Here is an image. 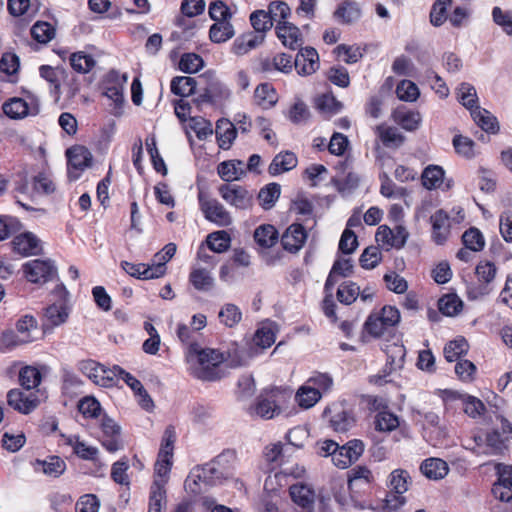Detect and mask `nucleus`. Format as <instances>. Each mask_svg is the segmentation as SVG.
I'll use <instances>...</instances> for the list:
<instances>
[{"mask_svg": "<svg viewBox=\"0 0 512 512\" xmlns=\"http://www.w3.org/2000/svg\"><path fill=\"white\" fill-rule=\"evenodd\" d=\"M185 359L190 374L195 378L203 381L221 378L219 367L225 361V355L219 350L190 343L185 352Z\"/></svg>", "mask_w": 512, "mask_h": 512, "instance_id": "nucleus-1", "label": "nucleus"}, {"mask_svg": "<svg viewBox=\"0 0 512 512\" xmlns=\"http://www.w3.org/2000/svg\"><path fill=\"white\" fill-rule=\"evenodd\" d=\"M506 418H501L500 427L494 428L485 433V435L475 436L474 441L478 453L487 456H504L510 448L511 436L510 432H504V422Z\"/></svg>", "mask_w": 512, "mask_h": 512, "instance_id": "nucleus-2", "label": "nucleus"}, {"mask_svg": "<svg viewBox=\"0 0 512 512\" xmlns=\"http://www.w3.org/2000/svg\"><path fill=\"white\" fill-rule=\"evenodd\" d=\"M436 394L442 399L444 410L447 413L455 409L457 404H461L464 413L474 419L481 417L485 413V405L477 397L450 389L438 390Z\"/></svg>", "mask_w": 512, "mask_h": 512, "instance_id": "nucleus-3", "label": "nucleus"}, {"mask_svg": "<svg viewBox=\"0 0 512 512\" xmlns=\"http://www.w3.org/2000/svg\"><path fill=\"white\" fill-rule=\"evenodd\" d=\"M175 441V428L173 426H168L163 433L157 461L154 465V481L162 480L164 488L168 481L173 464V451Z\"/></svg>", "mask_w": 512, "mask_h": 512, "instance_id": "nucleus-4", "label": "nucleus"}, {"mask_svg": "<svg viewBox=\"0 0 512 512\" xmlns=\"http://www.w3.org/2000/svg\"><path fill=\"white\" fill-rule=\"evenodd\" d=\"M286 400V392L279 388L264 391L250 407V414L263 419H272L281 413V407Z\"/></svg>", "mask_w": 512, "mask_h": 512, "instance_id": "nucleus-5", "label": "nucleus"}, {"mask_svg": "<svg viewBox=\"0 0 512 512\" xmlns=\"http://www.w3.org/2000/svg\"><path fill=\"white\" fill-rule=\"evenodd\" d=\"M399 321L400 313L398 309L392 306H384L379 312L369 315L364 323V329L371 336L380 337Z\"/></svg>", "mask_w": 512, "mask_h": 512, "instance_id": "nucleus-6", "label": "nucleus"}, {"mask_svg": "<svg viewBox=\"0 0 512 512\" xmlns=\"http://www.w3.org/2000/svg\"><path fill=\"white\" fill-rule=\"evenodd\" d=\"M54 301L46 308L45 319L51 326H59L68 319L70 308L68 306V291L63 284H59L52 292Z\"/></svg>", "mask_w": 512, "mask_h": 512, "instance_id": "nucleus-7", "label": "nucleus"}, {"mask_svg": "<svg viewBox=\"0 0 512 512\" xmlns=\"http://www.w3.org/2000/svg\"><path fill=\"white\" fill-rule=\"evenodd\" d=\"M200 210L204 217L220 227L232 224V217L227 209L216 199L211 198L207 193L200 191L198 194Z\"/></svg>", "mask_w": 512, "mask_h": 512, "instance_id": "nucleus-8", "label": "nucleus"}, {"mask_svg": "<svg viewBox=\"0 0 512 512\" xmlns=\"http://www.w3.org/2000/svg\"><path fill=\"white\" fill-rule=\"evenodd\" d=\"M221 198L230 206L247 210L253 205V193L237 184H223L218 188Z\"/></svg>", "mask_w": 512, "mask_h": 512, "instance_id": "nucleus-9", "label": "nucleus"}, {"mask_svg": "<svg viewBox=\"0 0 512 512\" xmlns=\"http://www.w3.org/2000/svg\"><path fill=\"white\" fill-rule=\"evenodd\" d=\"M99 427L101 429V436L99 439L102 446L107 451L114 453L123 448L121 427L114 419L103 414L99 419Z\"/></svg>", "mask_w": 512, "mask_h": 512, "instance_id": "nucleus-10", "label": "nucleus"}, {"mask_svg": "<svg viewBox=\"0 0 512 512\" xmlns=\"http://www.w3.org/2000/svg\"><path fill=\"white\" fill-rule=\"evenodd\" d=\"M23 272L32 283H45L56 274V267L51 260L34 259L23 265Z\"/></svg>", "mask_w": 512, "mask_h": 512, "instance_id": "nucleus-11", "label": "nucleus"}, {"mask_svg": "<svg viewBox=\"0 0 512 512\" xmlns=\"http://www.w3.org/2000/svg\"><path fill=\"white\" fill-rule=\"evenodd\" d=\"M363 451L364 444L357 439L351 440L342 446L338 444L336 451L333 453L332 462L336 467L345 469L357 461Z\"/></svg>", "mask_w": 512, "mask_h": 512, "instance_id": "nucleus-12", "label": "nucleus"}, {"mask_svg": "<svg viewBox=\"0 0 512 512\" xmlns=\"http://www.w3.org/2000/svg\"><path fill=\"white\" fill-rule=\"evenodd\" d=\"M292 502L300 509L298 512H315L316 492L306 483H296L289 487Z\"/></svg>", "mask_w": 512, "mask_h": 512, "instance_id": "nucleus-13", "label": "nucleus"}, {"mask_svg": "<svg viewBox=\"0 0 512 512\" xmlns=\"http://www.w3.org/2000/svg\"><path fill=\"white\" fill-rule=\"evenodd\" d=\"M66 155L68 158L70 179H78L81 172L92 163V154L84 146H73L67 150Z\"/></svg>", "mask_w": 512, "mask_h": 512, "instance_id": "nucleus-14", "label": "nucleus"}, {"mask_svg": "<svg viewBox=\"0 0 512 512\" xmlns=\"http://www.w3.org/2000/svg\"><path fill=\"white\" fill-rule=\"evenodd\" d=\"M7 403L14 410L22 414H29L36 409L39 400L34 393H25L20 389L14 388L7 393Z\"/></svg>", "mask_w": 512, "mask_h": 512, "instance_id": "nucleus-15", "label": "nucleus"}, {"mask_svg": "<svg viewBox=\"0 0 512 512\" xmlns=\"http://www.w3.org/2000/svg\"><path fill=\"white\" fill-rule=\"evenodd\" d=\"M80 370L86 374L95 384L104 387L112 385V368H106L105 366L93 360H87L81 363Z\"/></svg>", "mask_w": 512, "mask_h": 512, "instance_id": "nucleus-16", "label": "nucleus"}, {"mask_svg": "<svg viewBox=\"0 0 512 512\" xmlns=\"http://www.w3.org/2000/svg\"><path fill=\"white\" fill-rule=\"evenodd\" d=\"M307 240L305 228L298 223L291 224L283 233L281 244L284 250L290 253L298 252Z\"/></svg>", "mask_w": 512, "mask_h": 512, "instance_id": "nucleus-17", "label": "nucleus"}, {"mask_svg": "<svg viewBox=\"0 0 512 512\" xmlns=\"http://www.w3.org/2000/svg\"><path fill=\"white\" fill-rule=\"evenodd\" d=\"M297 73L300 75H310L319 67V56L312 47H306L296 55L294 61Z\"/></svg>", "mask_w": 512, "mask_h": 512, "instance_id": "nucleus-18", "label": "nucleus"}, {"mask_svg": "<svg viewBox=\"0 0 512 512\" xmlns=\"http://www.w3.org/2000/svg\"><path fill=\"white\" fill-rule=\"evenodd\" d=\"M14 250L23 256L38 255L42 251L40 239L32 232H24L14 237Z\"/></svg>", "mask_w": 512, "mask_h": 512, "instance_id": "nucleus-19", "label": "nucleus"}, {"mask_svg": "<svg viewBox=\"0 0 512 512\" xmlns=\"http://www.w3.org/2000/svg\"><path fill=\"white\" fill-rule=\"evenodd\" d=\"M430 220L433 240L439 245L445 243L450 235L449 216L443 210H438L431 216Z\"/></svg>", "mask_w": 512, "mask_h": 512, "instance_id": "nucleus-20", "label": "nucleus"}, {"mask_svg": "<svg viewBox=\"0 0 512 512\" xmlns=\"http://www.w3.org/2000/svg\"><path fill=\"white\" fill-rule=\"evenodd\" d=\"M265 35L248 32L238 36L231 47L232 53L243 56L264 42Z\"/></svg>", "mask_w": 512, "mask_h": 512, "instance_id": "nucleus-21", "label": "nucleus"}, {"mask_svg": "<svg viewBox=\"0 0 512 512\" xmlns=\"http://www.w3.org/2000/svg\"><path fill=\"white\" fill-rule=\"evenodd\" d=\"M222 456L216 457L214 460L200 466L204 479V485L212 486L220 483L222 479L228 477L229 473L225 471L221 465Z\"/></svg>", "mask_w": 512, "mask_h": 512, "instance_id": "nucleus-22", "label": "nucleus"}, {"mask_svg": "<svg viewBox=\"0 0 512 512\" xmlns=\"http://www.w3.org/2000/svg\"><path fill=\"white\" fill-rule=\"evenodd\" d=\"M215 133L219 148L228 150L237 136V128L230 120L222 118L216 123Z\"/></svg>", "mask_w": 512, "mask_h": 512, "instance_id": "nucleus-23", "label": "nucleus"}, {"mask_svg": "<svg viewBox=\"0 0 512 512\" xmlns=\"http://www.w3.org/2000/svg\"><path fill=\"white\" fill-rule=\"evenodd\" d=\"M127 74L122 75V83H115L110 86H106L104 89V95L112 101V107L110 113L114 116H120L123 112L124 104V84L127 82Z\"/></svg>", "mask_w": 512, "mask_h": 512, "instance_id": "nucleus-24", "label": "nucleus"}, {"mask_svg": "<svg viewBox=\"0 0 512 512\" xmlns=\"http://www.w3.org/2000/svg\"><path fill=\"white\" fill-rule=\"evenodd\" d=\"M297 163L298 159L293 152H280L273 158L268 167V172L272 176H277L294 169Z\"/></svg>", "mask_w": 512, "mask_h": 512, "instance_id": "nucleus-25", "label": "nucleus"}, {"mask_svg": "<svg viewBox=\"0 0 512 512\" xmlns=\"http://www.w3.org/2000/svg\"><path fill=\"white\" fill-rule=\"evenodd\" d=\"M392 116L395 123L407 131H414L418 129L422 121V117L419 112L409 110L405 107H398L395 109Z\"/></svg>", "mask_w": 512, "mask_h": 512, "instance_id": "nucleus-26", "label": "nucleus"}, {"mask_svg": "<svg viewBox=\"0 0 512 512\" xmlns=\"http://www.w3.org/2000/svg\"><path fill=\"white\" fill-rule=\"evenodd\" d=\"M420 470L428 479L440 480L448 474L449 466L440 458H428L421 463Z\"/></svg>", "mask_w": 512, "mask_h": 512, "instance_id": "nucleus-27", "label": "nucleus"}, {"mask_svg": "<svg viewBox=\"0 0 512 512\" xmlns=\"http://www.w3.org/2000/svg\"><path fill=\"white\" fill-rule=\"evenodd\" d=\"M121 267L132 277L142 280L156 279L161 277V267L153 271L151 264L138 263L134 264L128 261H122Z\"/></svg>", "mask_w": 512, "mask_h": 512, "instance_id": "nucleus-28", "label": "nucleus"}, {"mask_svg": "<svg viewBox=\"0 0 512 512\" xmlns=\"http://www.w3.org/2000/svg\"><path fill=\"white\" fill-rule=\"evenodd\" d=\"M277 36L283 45L295 50L301 45V34L299 29L288 22H283L277 26Z\"/></svg>", "mask_w": 512, "mask_h": 512, "instance_id": "nucleus-29", "label": "nucleus"}, {"mask_svg": "<svg viewBox=\"0 0 512 512\" xmlns=\"http://www.w3.org/2000/svg\"><path fill=\"white\" fill-rule=\"evenodd\" d=\"M353 264L350 258L337 259L326 279L324 290L330 291L336 284V276L347 277L352 273Z\"/></svg>", "mask_w": 512, "mask_h": 512, "instance_id": "nucleus-30", "label": "nucleus"}, {"mask_svg": "<svg viewBox=\"0 0 512 512\" xmlns=\"http://www.w3.org/2000/svg\"><path fill=\"white\" fill-rule=\"evenodd\" d=\"M244 163L241 160H229L221 162L217 167L220 178L226 182L239 180L245 173Z\"/></svg>", "mask_w": 512, "mask_h": 512, "instance_id": "nucleus-31", "label": "nucleus"}, {"mask_svg": "<svg viewBox=\"0 0 512 512\" xmlns=\"http://www.w3.org/2000/svg\"><path fill=\"white\" fill-rule=\"evenodd\" d=\"M35 469L50 477H59L66 470V463L58 456H50L45 460H37Z\"/></svg>", "mask_w": 512, "mask_h": 512, "instance_id": "nucleus-32", "label": "nucleus"}, {"mask_svg": "<svg viewBox=\"0 0 512 512\" xmlns=\"http://www.w3.org/2000/svg\"><path fill=\"white\" fill-rule=\"evenodd\" d=\"M254 99L257 105L264 109L273 107L278 100L274 87L269 83H262L256 87Z\"/></svg>", "mask_w": 512, "mask_h": 512, "instance_id": "nucleus-33", "label": "nucleus"}, {"mask_svg": "<svg viewBox=\"0 0 512 512\" xmlns=\"http://www.w3.org/2000/svg\"><path fill=\"white\" fill-rule=\"evenodd\" d=\"M471 116L482 130L493 134L498 132V121L489 111L476 107V109L472 110Z\"/></svg>", "mask_w": 512, "mask_h": 512, "instance_id": "nucleus-34", "label": "nucleus"}, {"mask_svg": "<svg viewBox=\"0 0 512 512\" xmlns=\"http://www.w3.org/2000/svg\"><path fill=\"white\" fill-rule=\"evenodd\" d=\"M235 30L230 21L215 22L209 30V38L213 43H224L233 38Z\"/></svg>", "mask_w": 512, "mask_h": 512, "instance_id": "nucleus-35", "label": "nucleus"}, {"mask_svg": "<svg viewBox=\"0 0 512 512\" xmlns=\"http://www.w3.org/2000/svg\"><path fill=\"white\" fill-rule=\"evenodd\" d=\"M2 109L11 119H22L31 114L28 103L22 98H11L3 104Z\"/></svg>", "mask_w": 512, "mask_h": 512, "instance_id": "nucleus-36", "label": "nucleus"}, {"mask_svg": "<svg viewBox=\"0 0 512 512\" xmlns=\"http://www.w3.org/2000/svg\"><path fill=\"white\" fill-rule=\"evenodd\" d=\"M444 174L442 167L429 165L424 169L421 176L423 186L428 190L439 188L443 183Z\"/></svg>", "mask_w": 512, "mask_h": 512, "instance_id": "nucleus-37", "label": "nucleus"}, {"mask_svg": "<svg viewBox=\"0 0 512 512\" xmlns=\"http://www.w3.org/2000/svg\"><path fill=\"white\" fill-rule=\"evenodd\" d=\"M166 505V490L163 481H153L150 488L148 512H161Z\"/></svg>", "mask_w": 512, "mask_h": 512, "instance_id": "nucleus-38", "label": "nucleus"}, {"mask_svg": "<svg viewBox=\"0 0 512 512\" xmlns=\"http://www.w3.org/2000/svg\"><path fill=\"white\" fill-rule=\"evenodd\" d=\"M275 327L272 322L263 323L255 332L253 342L256 346L266 349L275 342Z\"/></svg>", "mask_w": 512, "mask_h": 512, "instance_id": "nucleus-39", "label": "nucleus"}, {"mask_svg": "<svg viewBox=\"0 0 512 512\" xmlns=\"http://www.w3.org/2000/svg\"><path fill=\"white\" fill-rule=\"evenodd\" d=\"M321 394L315 391L308 384L300 386L295 394V401L303 409L313 407L321 399Z\"/></svg>", "mask_w": 512, "mask_h": 512, "instance_id": "nucleus-40", "label": "nucleus"}, {"mask_svg": "<svg viewBox=\"0 0 512 512\" xmlns=\"http://www.w3.org/2000/svg\"><path fill=\"white\" fill-rule=\"evenodd\" d=\"M218 318L224 326L232 328L242 320V312L235 304L226 303L221 307Z\"/></svg>", "mask_w": 512, "mask_h": 512, "instance_id": "nucleus-41", "label": "nucleus"}, {"mask_svg": "<svg viewBox=\"0 0 512 512\" xmlns=\"http://www.w3.org/2000/svg\"><path fill=\"white\" fill-rule=\"evenodd\" d=\"M256 243L264 248H270L278 240V231L273 225H261L254 232Z\"/></svg>", "mask_w": 512, "mask_h": 512, "instance_id": "nucleus-42", "label": "nucleus"}, {"mask_svg": "<svg viewBox=\"0 0 512 512\" xmlns=\"http://www.w3.org/2000/svg\"><path fill=\"white\" fill-rule=\"evenodd\" d=\"M375 429L379 432H391L400 425L397 415L387 411H379L374 418Z\"/></svg>", "mask_w": 512, "mask_h": 512, "instance_id": "nucleus-43", "label": "nucleus"}, {"mask_svg": "<svg viewBox=\"0 0 512 512\" xmlns=\"http://www.w3.org/2000/svg\"><path fill=\"white\" fill-rule=\"evenodd\" d=\"M41 373L33 366H24L19 370V383L26 390H32L41 383Z\"/></svg>", "mask_w": 512, "mask_h": 512, "instance_id": "nucleus-44", "label": "nucleus"}, {"mask_svg": "<svg viewBox=\"0 0 512 512\" xmlns=\"http://www.w3.org/2000/svg\"><path fill=\"white\" fill-rule=\"evenodd\" d=\"M469 350L468 342L465 338L459 337L450 341L444 347V357L448 362L457 361L462 355Z\"/></svg>", "mask_w": 512, "mask_h": 512, "instance_id": "nucleus-45", "label": "nucleus"}, {"mask_svg": "<svg viewBox=\"0 0 512 512\" xmlns=\"http://www.w3.org/2000/svg\"><path fill=\"white\" fill-rule=\"evenodd\" d=\"M196 80L188 76H176L171 81V91L175 95L188 97L195 92Z\"/></svg>", "mask_w": 512, "mask_h": 512, "instance_id": "nucleus-46", "label": "nucleus"}, {"mask_svg": "<svg viewBox=\"0 0 512 512\" xmlns=\"http://www.w3.org/2000/svg\"><path fill=\"white\" fill-rule=\"evenodd\" d=\"M376 133L382 143L387 147L400 146L404 141V137L398 132L396 128L389 127L384 124L378 125L376 127Z\"/></svg>", "mask_w": 512, "mask_h": 512, "instance_id": "nucleus-47", "label": "nucleus"}, {"mask_svg": "<svg viewBox=\"0 0 512 512\" xmlns=\"http://www.w3.org/2000/svg\"><path fill=\"white\" fill-rule=\"evenodd\" d=\"M338 21L350 24L357 21L361 16V10L355 2H345L334 13Z\"/></svg>", "mask_w": 512, "mask_h": 512, "instance_id": "nucleus-48", "label": "nucleus"}, {"mask_svg": "<svg viewBox=\"0 0 512 512\" xmlns=\"http://www.w3.org/2000/svg\"><path fill=\"white\" fill-rule=\"evenodd\" d=\"M67 443L72 446L73 452L81 459L91 461H95L97 459L99 453L97 447L87 445L77 437H69Z\"/></svg>", "mask_w": 512, "mask_h": 512, "instance_id": "nucleus-49", "label": "nucleus"}, {"mask_svg": "<svg viewBox=\"0 0 512 512\" xmlns=\"http://www.w3.org/2000/svg\"><path fill=\"white\" fill-rule=\"evenodd\" d=\"M457 96L461 104L471 112L472 110L476 109V107H479L477 105L478 96L476 89L471 84L461 83L457 89Z\"/></svg>", "mask_w": 512, "mask_h": 512, "instance_id": "nucleus-50", "label": "nucleus"}, {"mask_svg": "<svg viewBox=\"0 0 512 512\" xmlns=\"http://www.w3.org/2000/svg\"><path fill=\"white\" fill-rule=\"evenodd\" d=\"M281 193V187L277 183H270L263 187L258 194L260 205L264 209H270L274 206Z\"/></svg>", "mask_w": 512, "mask_h": 512, "instance_id": "nucleus-51", "label": "nucleus"}, {"mask_svg": "<svg viewBox=\"0 0 512 512\" xmlns=\"http://www.w3.org/2000/svg\"><path fill=\"white\" fill-rule=\"evenodd\" d=\"M189 280L193 287L199 291H208L214 284V280L210 273L202 268L193 269L190 273Z\"/></svg>", "mask_w": 512, "mask_h": 512, "instance_id": "nucleus-52", "label": "nucleus"}, {"mask_svg": "<svg viewBox=\"0 0 512 512\" xmlns=\"http://www.w3.org/2000/svg\"><path fill=\"white\" fill-rule=\"evenodd\" d=\"M230 243V235L224 230L212 232L207 237L208 247L216 253H222L228 250Z\"/></svg>", "mask_w": 512, "mask_h": 512, "instance_id": "nucleus-53", "label": "nucleus"}, {"mask_svg": "<svg viewBox=\"0 0 512 512\" xmlns=\"http://www.w3.org/2000/svg\"><path fill=\"white\" fill-rule=\"evenodd\" d=\"M176 245L174 243H168L164 248L154 255L151 267L156 273V269L161 267V277L166 273V263L175 255Z\"/></svg>", "mask_w": 512, "mask_h": 512, "instance_id": "nucleus-54", "label": "nucleus"}, {"mask_svg": "<svg viewBox=\"0 0 512 512\" xmlns=\"http://www.w3.org/2000/svg\"><path fill=\"white\" fill-rule=\"evenodd\" d=\"M438 308L446 316H455L462 309V301L455 294H447L439 299Z\"/></svg>", "mask_w": 512, "mask_h": 512, "instance_id": "nucleus-55", "label": "nucleus"}, {"mask_svg": "<svg viewBox=\"0 0 512 512\" xmlns=\"http://www.w3.org/2000/svg\"><path fill=\"white\" fill-rule=\"evenodd\" d=\"M360 294V287L352 281L342 283L337 290V299L339 302L350 305Z\"/></svg>", "mask_w": 512, "mask_h": 512, "instance_id": "nucleus-56", "label": "nucleus"}, {"mask_svg": "<svg viewBox=\"0 0 512 512\" xmlns=\"http://www.w3.org/2000/svg\"><path fill=\"white\" fill-rule=\"evenodd\" d=\"M204 66L202 57L196 53H185L179 61V69L188 74L197 73Z\"/></svg>", "mask_w": 512, "mask_h": 512, "instance_id": "nucleus-57", "label": "nucleus"}, {"mask_svg": "<svg viewBox=\"0 0 512 512\" xmlns=\"http://www.w3.org/2000/svg\"><path fill=\"white\" fill-rule=\"evenodd\" d=\"M406 350L401 344H392L387 349V365L390 371H397L403 367Z\"/></svg>", "mask_w": 512, "mask_h": 512, "instance_id": "nucleus-58", "label": "nucleus"}, {"mask_svg": "<svg viewBox=\"0 0 512 512\" xmlns=\"http://www.w3.org/2000/svg\"><path fill=\"white\" fill-rule=\"evenodd\" d=\"M94 58L85 52H75L70 56L72 68L79 73H88L95 66Z\"/></svg>", "mask_w": 512, "mask_h": 512, "instance_id": "nucleus-59", "label": "nucleus"}, {"mask_svg": "<svg viewBox=\"0 0 512 512\" xmlns=\"http://www.w3.org/2000/svg\"><path fill=\"white\" fill-rule=\"evenodd\" d=\"M371 480V471L367 467L357 466L351 470L348 486L349 489L354 490L356 488H359L361 484L369 485Z\"/></svg>", "mask_w": 512, "mask_h": 512, "instance_id": "nucleus-60", "label": "nucleus"}, {"mask_svg": "<svg viewBox=\"0 0 512 512\" xmlns=\"http://www.w3.org/2000/svg\"><path fill=\"white\" fill-rule=\"evenodd\" d=\"M32 37L39 43H48L55 36L54 27L48 22L38 21L31 28Z\"/></svg>", "mask_w": 512, "mask_h": 512, "instance_id": "nucleus-61", "label": "nucleus"}, {"mask_svg": "<svg viewBox=\"0 0 512 512\" xmlns=\"http://www.w3.org/2000/svg\"><path fill=\"white\" fill-rule=\"evenodd\" d=\"M305 383L322 395L331 389L333 379L327 373L315 372Z\"/></svg>", "mask_w": 512, "mask_h": 512, "instance_id": "nucleus-62", "label": "nucleus"}, {"mask_svg": "<svg viewBox=\"0 0 512 512\" xmlns=\"http://www.w3.org/2000/svg\"><path fill=\"white\" fill-rule=\"evenodd\" d=\"M462 240L465 247L474 252L481 251L485 245L482 233L474 227L464 232Z\"/></svg>", "mask_w": 512, "mask_h": 512, "instance_id": "nucleus-63", "label": "nucleus"}, {"mask_svg": "<svg viewBox=\"0 0 512 512\" xmlns=\"http://www.w3.org/2000/svg\"><path fill=\"white\" fill-rule=\"evenodd\" d=\"M250 21L256 34L265 35V32L270 30L273 26L269 14L264 10L254 11L250 15Z\"/></svg>", "mask_w": 512, "mask_h": 512, "instance_id": "nucleus-64", "label": "nucleus"}]
</instances>
